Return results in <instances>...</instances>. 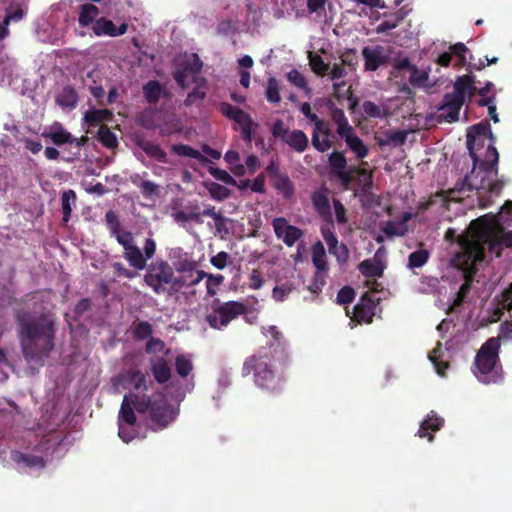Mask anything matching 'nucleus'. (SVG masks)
I'll return each mask as SVG.
<instances>
[{"mask_svg":"<svg viewBox=\"0 0 512 512\" xmlns=\"http://www.w3.org/2000/svg\"><path fill=\"white\" fill-rule=\"evenodd\" d=\"M15 322L25 361L42 366L55 346L56 325L53 315L49 312L36 315L21 308L15 312Z\"/></svg>","mask_w":512,"mask_h":512,"instance_id":"obj_1","label":"nucleus"},{"mask_svg":"<svg viewBox=\"0 0 512 512\" xmlns=\"http://www.w3.org/2000/svg\"><path fill=\"white\" fill-rule=\"evenodd\" d=\"M499 153L496 147L490 146L488 152L483 155V160L478 162L468 173L460 184L459 190L477 192L478 205L480 208L488 207L492 195H499L504 183L498 177Z\"/></svg>","mask_w":512,"mask_h":512,"instance_id":"obj_2","label":"nucleus"},{"mask_svg":"<svg viewBox=\"0 0 512 512\" xmlns=\"http://www.w3.org/2000/svg\"><path fill=\"white\" fill-rule=\"evenodd\" d=\"M253 374L257 386L271 392H280L284 387V377L274 371L271 356L261 348L246 358L242 367L243 376Z\"/></svg>","mask_w":512,"mask_h":512,"instance_id":"obj_3","label":"nucleus"},{"mask_svg":"<svg viewBox=\"0 0 512 512\" xmlns=\"http://www.w3.org/2000/svg\"><path fill=\"white\" fill-rule=\"evenodd\" d=\"M202 66L203 63L198 55L192 54L191 58L183 61L174 73V79L180 87L186 88L189 79L195 84L184 100V105L187 107L202 102L206 97L207 80L200 76Z\"/></svg>","mask_w":512,"mask_h":512,"instance_id":"obj_4","label":"nucleus"},{"mask_svg":"<svg viewBox=\"0 0 512 512\" xmlns=\"http://www.w3.org/2000/svg\"><path fill=\"white\" fill-rule=\"evenodd\" d=\"M500 346L499 338H489L482 344L475 356V367L486 384L498 383L503 379L499 358Z\"/></svg>","mask_w":512,"mask_h":512,"instance_id":"obj_5","label":"nucleus"},{"mask_svg":"<svg viewBox=\"0 0 512 512\" xmlns=\"http://www.w3.org/2000/svg\"><path fill=\"white\" fill-rule=\"evenodd\" d=\"M493 222H496L493 219ZM495 223H490L486 216L479 217L473 220L470 224L471 229L483 239L489 252L495 257H500L502 248H512V230L505 231L503 227H494Z\"/></svg>","mask_w":512,"mask_h":512,"instance_id":"obj_6","label":"nucleus"},{"mask_svg":"<svg viewBox=\"0 0 512 512\" xmlns=\"http://www.w3.org/2000/svg\"><path fill=\"white\" fill-rule=\"evenodd\" d=\"M144 403H147L146 414L151 422L150 428L153 431L166 429L175 421L178 410L168 402L164 394L157 392L151 396L144 394Z\"/></svg>","mask_w":512,"mask_h":512,"instance_id":"obj_7","label":"nucleus"},{"mask_svg":"<svg viewBox=\"0 0 512 512\" xmlns=\"http://www.w3.org/2000/svg\"><path fill=\"white\" fill-rule=\"evenodd\" d=\"M466 138L467 149L475 166L478 164V162L483 160L480 150L485 148L487 140L489 141V143L485 149L484 155L488 152L490 146L495 147L494 144L496 141V137L491 131L489 121L486 119L482 120L478 124L469 127L467 130Z\"/></svg>","mask_w":512,"mask_h":512,"instance_id":"obj_8","label":"nucleus"},{"mask_svg":"<svg viewBox=\"0 0 512 512\" xmlns=\"http://www.w3.org/2000/svg\"><path fill=\"white\" fill-rule=\"evenodd\" d=\"M145 269L144 283L155 294L160 295L168 292L170 283L175 282L174 269L166 260L161 258L153 260L147 264Z\"/></svg>","mask_w":512,"mask_h":512,"instance_id":"obj_9","label":"nucleus"},{"mask_svg":"<svg viewBox=\"0 0 512 512\" xmlns=\"http://www.w3.org/2000/svg\"><path fill=\"white\" fill-rule=\"evenodd\" d=\"M247 312V306L239 301H227L218 303L214 301L212 305V312L207 314L205 319L209 326L213 329L222 330L226 328L229 323L244 315Z\"/></svg>","mask_w":512,"mask_h":512,"instance_id":"obj_10","label":"nucleus"},{"mask_svg":"<svg viewBox=\"0 0 512 512\" xmlns=\"http://www.w3.org/2000/svg\"><path fill=\"white\" fill-rule=\"evenodd\" d=\"M144 394L131 392L123 397L119 416L118 424L122 423L128 426H134L136 423V410L139 414H146L147 403L143 401Z\"/></svg>","mask_w":512,"mask_h":512,"instance_id":"obj_11","label":"nucleus"},{"mask_svg":"<svg viewBox=\"0 0 512 512\" xmlns=\"http://www.w3.org/2000/svg\"><path fill=\"white\" fill-rule=\"evenodd\" d=\"M330 173L337 177L344 187H348L355 173H365V170L351 166L347 169V159L343 151H333L328 155Z\"/></svg>","mask_w":512,"mask_h":512,"instance_id":"obj_12","label":"nucleus"},{"mask_svg":"<svg viewBox=\"0 0 512 512\" xmlns=\"http://www.w3.org/2000/svg\"><path fill=\"white\" fill-rule=\"evenodd\" d=\"M464 103V98L458 95L454 89L453 92L446 93L438 108L439 118L449 123L457 121Z\"/></svg>","mask_w":512,"mask_h":512,"instance_id":"obj_13","label":"nucleus"},{"mask_svg":"<svg viewBox=\"0 0 512 512\" xmlns=\"http://www.w3.org/2000/svg\"><path fill=\"white\" fill-rule=\"evenodd\" d=\"M275 235L281 239L288 247H292L302 236L300 228L290 225L286 218L277 217L272 221Z\"/></svg>","mask_w":512,"mask_h":512,"instance_id":"obj_14","label":"nucleus"},{"mask_svg":"<svg viewBox=\"0 0 512 512\" xmlns=\"http://www.w3.org/2000/svg\"><path fill=\"white\" fill-rule=\"evenodd\" d=\"M333 225H323L321 227V235L325 240L329 253L334 255L341 264L346 263L349 258V251L345 244H339L335 233L332 230Z\"/></svg>","mask_w":512,"mask_h":512,"instance_id":"obj_15","label":"nucleus"},{"mask_svg":"<svg viewBox=\"0 0 512 512\" xmlns=\"http://www.w3.org/2000/svg\"><path fill=\"white\" fill-rule=\"evenodd\" d=\"M311 201L318 215L327 222V225H334V219L331 213L328 190L321 188L312 193Z\"/></svg>","mask_w":512,"mask_h":512,"instance_id":"obj_16","label":"nucleus"},{"mask_svg":"<svg viewBox=\"0 0 512 512\" xmlns=\"http://www.w3.org/2000/svg\"><path fill=\"white\" fill-rule=\"evenodd\" d=\"M376 303L369 293H365L354 306V318L358 322L371 323L375 315Z\"/></svg>","mask_w":512,"mask_h":512,"instance_id":"obj_17","label":"nucleus"},{"mask_svg":"<svg viewBox=\"0 0 512 512\" xmlns=\"http://www.w3.org/2000/svg\"><path fill=\"white\" fill-rule=\"evenodd\" d=\"M92 30L94 34L97 36L107 35L110 37H117L127 32L128 24L122 23L118 27H116L111 20L105 17H101L99 19H96L92 27Z\"/></svg>","mask_w":512,"mask_h":512,"instance_id":"obj_18","label":"nucleus"},{"mask_svg":"<svg viewBox=\"0 0 512 512\" xmlns=\"http://www.w3.org/2000/svg\"><path fill=\"white\" fill-rule=\"evenodd\" d=\"M443 424L444 419L437 416L434 411H431L427 415L426 419L421 422L420 428L416 435L420 438H427L429 442H432L434 440L433 433L439 431Z\"/></svg>","mask_w":512,"mask_h":512,"instance_id":"obj_19","label":"nucleus"},{"mask_svg":"<svg viewBox=\"0 0 512 512\" xmlns=\"http://www.w3.org/2000/svg\"><path fill=\"white\" fill-rule=\"evenodd\" d=\"M332 130L329 123L325 122L320 130H313L311 143L314 149L320 153H324L332 148L331 141Z\"/></svg>","mask_w":512,"mask_h":512,"instance_id":"obj_20","label":"nucleus"},{"mask_svg":"<svg viewBox=\"0 0 512 512\" xmlns=\"http://www.w3.org/2000/svg\"><path fill=\"white\" fill-rule=\"evenodd\" d=\"M362 56L365 60V69L368 71H376L381 65L386 63L384 48L379 45L374 48L364 47L362 49Z\"/></svg>","mask_w":512,"mask_h":512,"instance_id":"obj_21","label":"nucleus"},{"mask_svg":"<svg viewBox=\"0 0 512 512\" xmlns=\"http://www.w3.org/2000/svg\"><path fill=\"white\" fill-rule=\"evenodd\" d=\"M346 143L347 147L355 154L357 159H364L369 154L368 146L355 134L353 128L349 132L340 136Z\"/></svg>","mask_w":512,"mask_h":512,"instance_id":"obj_22","label":"nucleus"},{"mask_svg":"<svg viewBox=\"0 0 512 512\" xmlns=\"http://www.w3.org/2000/svg\"><path fill=\"white\" fill-rule=\"evenodd\" d=\"M453 89L464 98V102L466 99L471 100L475 94H478L474 78L471 75L458 76L454 82Z\"/></svg>","mask_w":512,"mask_h":512,"instance_id":"obj_23","label":"nucleus"},{"mask_svg":"<svg viewBox=\"0 0 512 512\" xmlns=\"http://www.w3.org/2000/svg\"><path fill=\"white\" fill-rule=\"evenodd\" d=\"M328 109L331 120L336 125V133L339 137L354 128L349 124L344 111L341 108H338L332 101L328 102Z\"/></svg>","mask_w":512,"mask_h":512,"instance_id":"obj_24","label":"nucleus"},{"mask_svg":"<svg viewBox=\"0 0 512 512\" xmlns=\"http://www.w3.org/2000/svg\"><path fill=\"white\" fill-rule=\"evenodd\" d=\"M151 372L159 384L166 383L171 377V367L164 357H154L150 360Z\"/></svg>","mask_w":512,"mask_h":512,"instance_id":"obj_25","label":"nucleus"},{"mask_svg":"<svg viewBox=\"0 0 512 512\" xmlns=\"http://www.w3.org/2000/svg\"><path fill=\"white\" fill-rule=\"evenodd\" d=\"M136 145L142 149L149 157L154 158L160 163H167V153L160 147L159 144L145 140L143 138L136 139Z\"/></svg>","mask_w":512,"mask_h":512,"instance_id":"obj_26","label":"nucleus"},{"mask_svg":"<svg viewBox=\"0 0 512 512\" xmlns=\"http://www.w3.org/2000/svg\"><path fill=\"white\" fill-rule=\"evenodd\" d=\"M284 143L289 145L294 151L303 153L309 146V139L307 135L299 129L289 131Z\"/></svg>","mask_w":512,"mask_h":512,"instance_id":"obj_27","label":"nucleus"},{"mask_svg":"<svg viewBox=\"0 0 512 512\" xmlns=\"http://www.w3.org/2000/svg\"><path fill=\"white\" fill-rule=\"evenodd\" d=\"M124 249L123 257L127 260L129 265L136 270H144L147 266L142 251L136 245L127 246Z\"/></svg>","mask_w":512,"mask_h":512,"instance_id":"obj_28","label":"nucleus"},{"mask_svg":"<svg viewBox=\"0 0 512 512\" xmlns=\"http://www.w3.org/2000/svg\"><path fill=\"white\" fill-rule=\"evenodd\" d=\"M12 459L18 464H23L28 468L43 469L46 466V461L42 456L27 454L20 451L12 452Z\"/></svg>","mask_w":512,"mask_h":512,"instance_id":"obj_29","label":"nucleus"},{"mask_svg":"<svg viewBox=\"0 0 512 512\" xmlns=\"http://www.w3.org/2000/svg\"><path fill=\"white\" fill-rule=\"evenodd\" d=\"M113 118V113L109 109L91 108L84 114V121L88 126H96L103 122H109Z\"/></svg>","mask_w":512,"mask_h":512,"instance_id":"obj_30","label":"nucleus"},{"mask_svg":"<svg viewBox=\"0 0 512 512\" xmlns=\"http://www.w3.org/2000/svg\"><path fill=\"white\" fill-rule=\"evenodd\" d=\"M78 102V94L71 86H65L56 96V103L62 108H75Z\"/></svg>","mask_w":512,"mask_h":512,"instance_id":"obj_31","label":"nucleus"},{"mask_svg":"<svg viewBox=\"0 0 512 512\" xmlns=\"http://www.w3.org/2000/svg\"><path fill=\"white\" fill-rule=\"evenodd\" d=\"M162 92V85L157 80H150L143 86V94L149 104H156L160 100Z\"/></svg>","mask_w":512,"mask_h":512,"instance_id":"obj_32","label":"nucleus"},{"mask_svg":"<svg viewBox=\"0 0 512 512\" xmlns=\"http://www.w3.org/2000/svg\"><path fill=\"white\" fill-rule=\"evenodd\" d=\"M358 269L360 273L367 278H376L381 277L384 272V267L382 264L374 262L370 259L363 260Z\"/></svg>","mask_w":512,"mask_h":512,"instance_id":"obj_33","label":"nucleus"},{"mask_svg":"<svg viewBox=\"0 0 512 512\" xmlns=\"http://www.w3.org/2000/svg\"><path fill=\"white\" fill-rule=\"evenodd\" d=\"M99 14V9L93 4L81 5L78 22L81 27H88L90 24L95 23V18Z\"/></svg>","mask_w":512,"mask_h":512,"instance_id":"obj_34","label":"nucleus"},{"mask_svg":"<svg viewBox=\"0 0 512 512\" xmlns=\"http://www.w3.org/2000/svg\"><path fill=\"white\" fill-rule=\"evenodd\" d=\"M219 111L227 118L235 121L237 124H239L241 121H243L245 118L249 116L248 113L243 111L237 106H234L227 102H222L219 105Z\"/></svg>","mask_w":512,"mask_h":512,"instance_id":"obj_35","label":"nucleus"},{"mask_svg":"<svg viewBox=\"0 0 512 512\" xmlns=\"http://www.w3.org/2000/svg\"><path fill=\"white\" fill-rule=\"evenodd\" d=\"M172 151L179 156L190 157V158L198 160L201 163L209 162L208 158L205 155H203L198 150H196L193 147L186 145V144L173 145Z\"/></svg>","mask_w":512,"mask_h":512,"instance_id":"obj_36","label":"nucleus"},{"mask_svg":"<svg viewBox=\"0 0 512 512\" xmlns=\"http://www.w3.org/2000/svg\"><path fill=\"white\" fill-rule=\"evenodd\" d=\"M273 186L285 199H289L294 194V186L289 177L285 174L276 175Z\"/></svg>","mask_w":512,"mask_h":512,"instance_id":"obj_37","label":"nucleus"},{"mask_svg":"<svg viewBox=\"0 0 512 512\" xmlns=\"http://www.w3.org/2000/svg\"><path fill=\"white\" fill-rule=\"evenodd\" d=\"M312 262L317 270H328L326 251L320 241L312 246Z\"/></svg>","mask_w":512,"mask_h":512,"instance_id":"obj_38","label":"nucleus"},{"mask_svg":"<svg viewBox=\"0 0 512 512\" xmlns=\"http://www.w3.org/2000/svg\"><path fill=\"white\" fill-rule=\"evenodd\" d=\"M407 139V132L396 130L393 132H386L385 138H377L379 146H387L393 144L394 146H401Z\"/></svg>","mask_w":512,"mask_h":512,"instance_id":"obj_39","label":"nucleus"},{"mask_svg":"<svg viewBox=\"0 0 512 512\" xmlns=\"http://www.w3.org/2000/svg\"><path fill=\"white\" fill-rule=\"evenodd\" d=\"M97 139L103 146L109 149L115 148L118 145L116 135L105 124L100 125Z\"/></svg>","mask_w":512,"mask_h":512,"instance_id":"obj_40","label":"nucleus"},{"mask_svg":"<svg viewBox=\"0 0 512 512\" xmlns=\"http://www.w3.org/2000/svg\"><path fill=\"white\" fill-rule=\"evenodd\" d=\"M47 136L52 140L53 144L61 146L66 143H73L75 138L66 131L61 125H58Z\"/></svg>","mask_w":512,"mask_h":512,"instance_id":"obj_41","label":"nucleus"},{"mask_svg":"<svg viewBox=\"0 0 512 512\" xmlns=\"http://www.w3.org/2000/svg\"><path fill=\"white\" fill-rule=\"evenodd\" d=\"M61 201H62V212H63L62 221L64 223H67L71 216L72 204H74L76 201L75 191H73L71 189L64 191L62 194V197H61Z\"/></svg>","mask_w":512,"mask_h":512,"instance_id":"obj_42","label":"nucleus"},{"mask_svg":"<svg viewBox=\"0 0 512 512\" xmlns=\"http://www.w3.org/2000/svg\"><path fill=\"white\" fill-rule=\"evenodd\" d=\"M180 271L188 272L189 273V277L191 279L188 280V282H189L188 287L196 286L204 278H206V276H208V273H206L203 270H195L194 269V264H192V263H188V264L182 265Z\"/></svg>","mask_w":512,"mask_h":512,"instance_id":"obj_43","label":"nucleus"},{"mask_svg":"<svg viewBox=\"0 0 512 512\" xmlns=\"http://www.w3.org/2000/svg\"><path fill=\"white\" fill-rule=\"evenodd\" d=\"M429 259V252L426 249H418L412 252L408 257L409 268H420L424 266Z\"/></svg>","mask_w":512,"mask_h":512,"instance_id":"obj_44","label":"nucleus"},{"mask_svg":"<svg viewBox=\"0 0 512 512\" xmlns=\"http://www.w3.org/2000/svg\"><path fill=\"white\" fill-rule=\"evenodd\" d=\"M139 178L137 175L136 177L132 178V183L136 184L140 188L141 194L145 198H151L153 196L158 195L159 193V185L150 181V180H144L140 184L137 183L136 179Z\"/></svg>","mask_w":512,"mask_h":512,"instance_id":"obj_45","label":"nucleus"},{"mask_svg":"<svg viewBox=\"0 0 512 512\" xmlns=\"http://www.w3.org/2000/svg\"><path fill=\"white\" fill-rule=\"evenodd\" d=\"M309 62L313 72L319 76L326 75L330 70V65L318 54L309 53Z\"/></svg>","mask_w":512,"mask_h":512,"instance_id":"obj_46","label":"nucleus"},{"mask_svg":"<svg viewBox=\"0 0 512 512\" xmlns=\"http://www.w3.org/2000/svg\"><path fill=\"white\" fill-rule=\"evenodd\" d=\"M441 353V343L439 342L437 344V347L432 350V352L429 354V360L433 363L436 372L440 376H445V370L449 367V364L447 362L441 361L440 358Z\"/></svg>","mask_w":512,"mask_h":512,"instance_id":"obj_47","label":"nucleus"},{"mask_svg":"<svg viewBox=\"0 0 512 512\" xmlns=\"http://www.w3.org/2000/svg\"><path fill=\"white\" fill-rule=\"evenodd\" d=\"M130 383L137 391H147L146 376L138 369L129 370Z\"/></svg>","mask_w":512,"mask_h":512,"instance_id":"obj_48","label":"nucleus"},{"mask_svg":"<svg viewBox=\"0 0 512 512\" xmlns=\"http://www.w3.org/2000/svg\"><path fill=\"white\" fill-rule=\"evenodd\" d=\"M280 87L279 82L277 79L271 77L267 81V87H266V99L270 103L277 104L281 101L280 97Z\"/></svg>","mask_w":512,"mask_h":512,"instance_id":"obj_49","label":"nucleus"},{"mask_svg":"<svg viewBox=\"0 0 512 512\" xmlns=\"http://www.w3.org/2000/svg\"><path fill=\"white\" fill-rule=\"evenodd\" d=\"M477 104L481 107L487 106L488 107V114L490 118L493 120L494 123L499 122V117L497 114L496 109V95L495 93H492L489 97L486 98H480L477 101Z\"/></svg>","mask_w":512,"mask_h":512,"instance_id":"obj_50","label":"nucleus"},{"mask_svg":"<svg viewBox=\"0 0 512 512\" xmlns=\"http://www.w3.org/2000/svg\"><path fill=\"white\" fill-rule=\"evenodd\" d=\"M382 231L387 237H394L404 236L407 229L403 224L389 220L382 227Z\"/></svg>","mask_w":512,"mask_h":512,"instance_id":"obj_51","label":"nucleus"},{"mask_svg":"<svg viewBox=\"0 0 512 512\" xmlns=\"http://www.w3.org/2000/svg\"><path fill=\"white\" fill-rule=\"evenodd\" d=\"M175 368H176L177 374L180 377L185 378L192 371L193 365H192L191 360H189L188 358H186L183 355H179L176 357V360H175Z\"/></svg>","mask_w":512,"mask_h":512,"instance_id":"obj_52","label":"nucleus"},{"mask_svg":"<svg viewBox=\"0 0 512 512\" xmlns=\"http://www.w3.org/2000/svg\"><path fill=\"white\" fill-rule=\"evenodd\" d=\"M153 333L152 326L147 321H140L133 329L135 339L143 341L149 338Z\"/></svg>","mask_w":512,"mask_h":512,"instance_id":"obj_53","label":"nucleus"},{"mask_svg":"<svg viewBox=\"0 0 512 512\" xmlns=\"http://www.w3.org/2000/svg\"><path fill=\"white\" fill-rule=\"evenodd\" d=\"M208 191L210 196L217 201H222L230 196L228 188L215 182L209 184Z\"/></svg>","mask_w":512,"mask_h":512,"instance_id":"obj_54","label":"nucleus"},{"mask_svg":"<svg viewBox=\"0 0 512 512\" xmlns=\"http://www.w3.org/2000/svg\"><path fill=\"white\" fill-rule=\"evenodd\" d=\"M428 79H429L428 71L419 70L417 67L415 69H413L412 73L409 75V83L412 86H416V87L426 86Z\"/></svg>","mask_w":512,"mask_h":512,"instance_id":"obj_55","label":"nucleus"},{"mask_svg":"<svg viewBox=\"0 0 512 512\" xmlns=\"http://www.w3.org/2000/svg\"><path fill=\"white\" fill-rule=\"evenodd\" d=\"M468 51V48L466 45L462 42H458L456 44L450 45L449 47V53H451V56H456L458 58L456 66H462L466 63V53Z\"/></svg>","mask_w":512,"mask_h":512,"instance_id":"obj_56","label":"nucleus"},{"mask_svg":"<svg viewBox=\"0 0 512 512\" xmlns=\"http://www.w3.org/2000/svg\"><path fill=\"white\" fill-rule=\"evenodd\" d=\"M208 171L215 179L227 185H237V181L226 170L217 167H209Z\"/></svg>","mask_w":512,"mask_h":512,"instance_id":"obj_57","label":"nucleus"},{"mask_svg":"<svg viewBox=\"0 0 512 512\" xmlns=\"http://www.w3.org/2000/svg\"><path fill=\"white\" fill-rule=\"evenodd\" d=\"M293 290V284L287 282L282 285L275 286L272 291V297L274 298V300L282 302Z\"/></svg>","mask_w":512,"mask_h":512,"instance_id":"obj_58","label":"nucleus"},{"mask_svg":"<svg viewBox=\"0 0 512 512\" xmlns=\"http://www.w3.org/2000/svg\"><path fill=\"white\" fill-rule=\"evenodd\" d=\"M105 221L111 236L121 230V222L114 211L110 210L106 212Z\"/></svg>","mask_w":512,"mask_h":512,"instance_id":"obj_59","label":"nucleus"},{"mask_svg":"<svg viewBox=\"0 0 512 512\" xmlns=\"http://www.w3.org/2000/svg\"><path fill=\"white\" fill-rule=\"evenodd\" d=\"M174 220L178 223H184L188 221H194L196 223L201 224L203 221L200 218V212L191 211L190 213H186L184 211H177L173 214Z\"/></svg>","mask_w":512,"mask_h":512,"instance_id":"obj_60","label":"nucleus"},{"mask_svg":"<svg viewBox=\"0 0 512 512\" xmlns=\"http://www.w3.org/2000/svg\"><path fill=\"white\" fill-rule=\"evenodd\" d=\"M355 298V292L354 289L350 286H345L341 288L337 293V302L339 304H349L353 302Z\"/></svg>","mask_w":512,"mask_h":512,"instance_id":"obj_61","label":"nucleus"},{"mask_svg":"<svg viewBox=\"0 0 512 512\" xmlns=\"http://www.w3.org/2000/svg\"><path fill=\"white\" fill-rule=\"evenodd\" d=\"M510 317L512 318V314H510ZM496 338H499V342L501 340H512V319L501 323L499 327V334Z\"/></svg>","mask_w":512,"mask_h":512,"instance_id":"obj_62","label":"nucleus"},{"mask_svg":"<svg viewBox=\"0 0 512 512\" xmlns=\"http://www.w3.org/2000/svg\"><path fill=\"white\" fill-rule=\"evenodd\" d=\"M118 426V435L123 442L129 443L135 438L136 432L133 429V426H128L122 423H119Z\"/></svg>","mask_w":512,"mask_h":512,"instance_id":"obj_63","label":"nucleus"},{"mask_svg":"<svg viewBox=\"0 0 512 512\" xmlns=\"http://www.w3.org/2000/svg\"><path fill=\"white\" fill-rule=\"evenodd\" d=\"M499 305L502 310L512 311V283L502 292Z\"/></svg>","mask_w":512,"mask_h":512,"instance_id":"obj_64","label":"nucleus"}]
</instances>
